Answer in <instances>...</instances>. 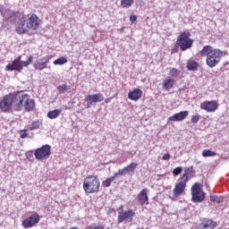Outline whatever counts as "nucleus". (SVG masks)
<instances>
[{
	"label": "nucleus",
	"instance_id": "obj_9",
	"mask_svg": "<svg viewBox=\"0 0 229 229\" xmlns=\"http://www.w3.org/2000/svg\"><path fill=\"white\" fill-rule=\"evenodd\" d=\"M191 201H193V203H201L205 201L207 193L201 191V184L199 182H195L191 186Z\"/></svg>",
	"mask_w": 229,
	"mask_h": 229
},
{
	"label": "nucleus",
	"instance_id": "obj_19",
	"mask_svg": "<svg viewBox=\"0 0 229 229\" xmlns=\"http://www.w3.org/2000/svg\"><path fill=\"white\" fill-rule=\"evenodd\" d=\"M142 98V90L140 89H135L128 93V98L131 101H139Z\"/></svg>",
	"mask_w": 229,
	"mask_h": 229
},
{
	"label": "nucleus",
	"instance_id": "obj_32",
	"mask_svg": "<svg viewBox=\"0 0 229 229\" xmlns=\"http://www.w3.org/2000/svg\"><path fill=\"white\" fill-rule=\"evenodd\" d=\"M216 152L210 150V149H204L202 151V157H204L205 158H207V157H216Z\"/></svg>",
	"mask_w": 229,
	"mask_h": 229
},
{
	"label": "nucleus",
	"instance_id": "obj_33",
	"mask_svg": "<svg viewBox=\"0 0 229 229\" xmlns=\"http://www.w3.org/2000/svg\"><path fill=\"white\" fill-rule=\"evenodd\" d=\"M125 174H128V171L126 170V167H123V169H119L114 175L118 178L119 176H125Z\"/></svg>",
	"mask_w": 229,
	"mask_h": 229
},
{
	"label": "nucleus",
	"instance_id": "obj_4",
	"mask_svg": "<svg viewBox=\"0 0 229 229\" xmlns=\"http://www.w3.org/2000/svg\"><path fill=\"white\" fill-rule=\"evenodd\" d=\"M17 105V91L13 93H9L5 95L3 99L0 101V109L1 112L4 114L10 113V108H13L14 112H17V108L15 107Z\"/></svg>",
	"mask_w": 229,
	"mask_h": 229
},
{
	"label": "nucleus",
	"instance_id": "obj_10",
	"mask_svg": "<svg viewBox=\"0 0 229 229\" xmlns=\"http://www.w3.org/2000/svg\"><path fill=\"white\" fill-rule=\"evenodd\" d=\"M34 157L37 160H47L51 157V146L43 145L41 148H38L34 152Z\"/></svg>",
	"mask_w": 229,
	"mask_h": 229
},
{
	"label": "nucleus",
	"instance_id": "obj_5",
	"mask_svg": "<svg viewBox=\"0 0 229 229\" xmlns=\"http://www.w3.org/2000/svg\"><path fill=\"white\" fill-rule=\"evenodd\" d=\"M99 179L95 175H89L84 179L83 189L87 194H95L99 192Z\"/></svg>",
	"mask_w": 229,
	"mask_h": 229
},
{
	"label": "nucleus",
	"instance_id": "obj_21",
	"mask_svg": "<svg viewBox=\"0 0 229 229\" xmlns=\"http://www.w3.org/2000/svg\"><path fill=\"white\" fill-rule=\"evenodd\" d=\"M192 174H194V167L193 166L187 167L184 170V174L181 177V180H182L183 182H186L187 183V182H189V180L192 178Z\"/></svg>",
	"mask_w": 229,
	"mask_h": 229
},
{
	"label": "nucleus",
	"instance_id": "obj_25",
	"mask_svg": "<svg viewBox=\"0 0 229 229\" xmlns=\"http://www.w3.org/2000/svg\"><path fill=\"white\" fill-rule=\"evenodd\" d=\"M59 94H65L66 90H71V86H67V83L61 84L57 87Z\"/></svg>",
	"mask_w": 229,
	"mask_h": 229
},
{
	"label": "nucleus",
	"instance_id": "obj_44",
	"mask_svg": "<svg viewBox=\"0 0 229 229\" xmlns=\"http://www.w3.org/2000/svg\"><path fill=\"white\" fill-rule=\"evenodd\" d=\"M64 110H71L70 106H64Z\"/></svg>",
	"mask_w": 229,
	"mask_h": 229
},
{
	"label": "nucleus",
	"instance_id": "obj_23",
	"mask_svg": "<svg viewBox=\"0 0 229 229\" xmlns=\"http://www.w3.org/2000/svg\"><path fill=\"white\" fill-rule=\"evenodd\" d=\"M186 67L188 71H197L198 67H199V64H198L196 61H190L187 63Z\"/></svg>",
	"mask_w": 229,
	"mask_h": 229
},
{
	"label": "nucleus",
	"instance_id": "obj_3",
	"mask_svg": "<svg viewBox=\"0 0 229 229\" xmlns=\"http://www.w3.org/2000/svg\"><path fill=\"white\" fill-rule=\"evenodd\" d=\"M16 110L21 112L25 107L27 112H33L35 110V100L30 98V95L24 91H17Z\"/></svg>",
	"mask_w": 229,
	"mask_h": 229
},
{
	"label": "nucleus",
	"instance_id": "obj_27",
	"mask_svg": "<svg viewBox=\"0 0 229 229\" xmlns=\"http://www.w3.org/2000/svg\"><path fill=\"white\" fill-rule=\"evenodd\" d=\"M210 201H213V203H223V200L225 199V197L223 196H216V195H210Z\"/></svg>",
	"mask_w": 229,
	"mask_h": 229
},
{
	"label": "nucleus",
	"instance_id": "obj_17",
	"mask_svg": "<svg viewBox=\"0 0 229 229\" xmlns=\"http://www.w3.org/2000/svg\"><path fill=\"white\" fill-rule=\"evenodd\" d=\"M138 203L140 205H148L149 197H148V189H143L138 195Z\"/></svg>",
	"mask_w": 229,
	"mask_h": 229
},
{
	"label": "nucleus",
	"instance_id": "obj_22",
	"mask_svg": "<svg viewBox=\"0 0 229 229\" xmlns=\"http://www.w3.org/2000/svg\"><path fill=\"white\" fill-rule=\"evenodd\" d=\"M174 87V80L171 78H165L163 81V89L164 90H171Z\"/></svg>",
	"mask_w": 229,
	"mask_h": 229
},
{
	"label": "nucleus",
	"instance_id": "obj_45",
	"mask_svg": "<svg viewBox=\"0 0 229 229\" xmlns=\"http://www.w3.org/2000/svg\"><path fill=\"white\" fill-rule=\"evenodd\" d=\"M105 103H108V99L105 100Z\"/></svg>",
	"mask_w": 229,
	"mask_h": 229
},
{
	"label": "nucleus",
	"instance_id": "obj_13",
	"mask_svg": "<svg viewBox=\"0 0 229 229\" xmlns=\"http://www.w3.org/2000/svg\"><path fill=\"white\" fill-rule=\"evenodd\" d=\"M53 59V55H46L45 57H42L40 61H37L33 67L36 69V71H44V69H47V64H49V61Z\"/></svg>",
	"mask_w": 229,
	"mask_h": 229
},
{
	"label": "nucleus",
	"instance_id": "obj_18",
	"mask_svg": "<svg viewBox=\"0 0 229 229\" xmlns=\"http://www.w3.org/2000/svg\"><path fill=\"white\" fill-rule=\"evenodd\" d=\"M189 115V111H182L180 113L174 114L168 118V121L179 122L187 119Z\"/></svg>",
	"mask_w": 229,
	"mask_h": 229
},
{
	"label": "nucleus",
	"instance_id": "obj_16",
	"mask_svg": "<svg viewBox=\"0 0 229 229\" xmlns=\"http://www.w3.org/2000/svg\"><path fill=\"white\" fill-rule=\"evenodd\" d=\"M217 102L212 101H206L200 104V108L202 110H206V112H215L217 110Z\"/></svg>",
	"mask_w": 229,
	"mask_h": 229
},
{
	"label": "nucleus",
	"instance_id": "obj_40",
	"mask_svg": "<svg viewBox=\"0 0 229 229\" xmlns=\"http://www.w3.org/2000/svg\"><path fill=\"white\" fill-rule=\"evenodd\" d=\"M164 160H170L171 159V154L166 153L162 157Z\"/></svg>",
	"mask_w": 229,
	"mask_h": 229
},
{
	"label": "nucleus",
	"instance_id": "obj_30",
	"mask_svg": "<svg viewBox=\"0 0 229 229\" xmlns=\"http://www.w3.org/2000/svg\"><path fill=\"white\" fill-rule=\"evenodd\" d=\"M133 4V0H121L123 8H130Z\"/></svg>",
	"mask_w": 229,
	"mask_h": 229
},
{
	"label": "nucleus",
	"instance_id": "obj_14",
	"mask_svg": "<svg viewBox=\"0 0 229 229\" xmlns=\"http://www.w3.org/2000/svg\"><path fill=\"white\" fill-rule=\"evenodd\" d=\"M187 187V182L183 180H182L181 182H177L175 184V187L173 191V196L174 198V199H176V198H180V196H182V192H185V188Z\"/></svg>",
	"mask_w": 229,
	"mask_h": 229
},
{
	"label": "nucleus",
	"instance_id": "obj_1",
	"mask_svg": "<svg viewBox=\"0 0 229 229\" xmlns=\"http://www.w3.org/2000/svg\"><path fill=\"white\" fill-rule=\"evenodd\" d=\"M40 28V19L35 13L22 16L21 20L16 24V32L19 35H23L28 30L37 31Z\"/></svg>",
	"mask_w": 229,
	"mask_h": 229
},
{
	"label": "nucleus",
	"instance_id": "obj_36",
	"mask_svg": "<svg viewBox=\"0 0 229 229\" xmlns=\"http://www.w3.org/2000/svg\"><path fill=\"white\" fill-rule=\"evenodd\" d=\"M199 114H195L191 116V123L193 124H197V123H199Z\"/></svg>",
	"mask_w": 229,
	"mask_h": 229
},
{
	"label": "nucleus",
	"instance_id": "obj_26",
	"mask_svg": "<svg viewBox=\"0 0 229 229\" xmlns=\"http://www.w3.org/2000/svg\"><path fill=\"white\" fill-rule=\"evenodd\" d=\"M137 167H139V164L132 162L127 166H125V169L127 170V173H135Z\"/></svg>",
	"mask_w": 229,
	"mask_h": 229
},
{
	"label": "nucleus",
	"instance_id": "obj_38",
	"mask_svg": "<svg viewBox=\"0 0 229 229\" xmlns=\"http://www.w3.org/2000/svg\"><path fill=\"white\" fill-rule=\"evenodd\" d=\"M26 131H28V130H21L20 131L21 139H26V137H28V134L26 133Z\"/></svg>",
	"mask_w": 229,
	"mask_h": 229
},
{
	"label": "nucleus",
	"instance_id": "obj_15",
	"mask_svg": "<svg viewBox=\"0 0 229 229\" xmlns=\"http://www.w3.org/2000/svg\"><path fill=\"white\" fill-rule=\"evenodd\" d=\"M133 217H135V213L133 212V209H129L125 212H119L118 223H123L126 219L130 223V221L133 220Z\"/></svg>",
	"mask_w": 229,
	"mask_h": 229
},
{
	"label": "nucleus",
	"instance_id": "obj_41",
	"mask_svg": "<svg viewBox=\"0 0 229 229\" xmlns=\"http://www.w3.org/2000/svg\"><path fill=\"white\" fill-rule=\"evenodd\" d=\"M131 22H135L137 21V15L133 14L130 16Z\"/></svg>",
	"mask_w": 229,
	"mask_h": 229
},
{
	"label": "nucleus",
	"instance_id": "obj_46",
	"mask_svg": "<svg viewBox=\"0 0 229 229\" xmlns=\"http://www.w3.org/2000/svg\"><path fill=\"white\" fill-rule=\"evenodd\" d=\"M205 184H206V187H208V184L207 182Z\"/></svg>",
	"mask_w": 229,
	"mask_h": 229
},
{
	"label": "nucleus",
	"instance_id": "obj_11",
	"mask_svg": "<svg viewBox=\"0 0 229 229\" xmlns=\"http://www.w3.org/2000/svg\"><path fill=\"white\" fill-rule=\"evenodd\" d=\"M85 101L87 102V108H90L93 103H101V101H105V96H103V93L88 95L85 98Z\"/></svg>",
	"mask_w": 229,
	"mask_h": 229
},
{
	"label": "nucleus",
	"instance_id": "obj_20",
	"mask_svg": "<svg viewBox=\"0 0 229 229\" xmlns=\"http://www.w3.org/2000/svg\"><path fill=\"white\" fill-rule=\"evenodd\" d=\"M217 226V223L214 222L212 219L205 218L200 224L201 229H214Z\"/></svg>",
	"mask_w": 229,
	"mask_h": 229
},
{
	"label": "nucleus",
	"instance_id": "obj_34",
	"mask_svg": "<svg viewBox=\"0 0 229 229\" xmlns=\"http://www.w3.org/2000/svg\"><path fill=\"white\" fill-rule=\"evenodd\" d=\"M182 171H183V168L182 166H178L173 170L174 176H178L179 174H182Z\"/></svg>",
	"mask_w": 229,
	"mask_h": 229
},
{
	"label": "nucleus",
	"instance_id": "obj_2",
	"mask_svg": "<svg viewBox=\"0 0 229 229\" xmlns=\"http://www.w3.org/2000/svg\"><path fill=\"white\" fill-rule=\"evenodd\" d=\"M199 53L202 56H207L206 64L210 69H214L223 58V51L213 48L211 46L203 47Z\"/></svg>",
	"mask_w": 229,
	"mask_h": 229
},
{
	"label": "nucleus",
	"instance_id": "obj_29",
	"mask_svg": "<svg viewBox=\"0 0 229 229\" xmlns=\"http://www.w3.org/2000/svg\"><path fill=\"white\" fill-rule=\"evenodd\" d=\"M115 178H116L115 175H113L107 178L106 181H103L102 182L103 187H110L112 185V182H114Z\"/></svg>",
	"mask_w": 229,
	"mask_h": 229
},
{
	"label": "nucleus",
	"instance_id": "obj_28",
	"mask_svg": "<svg viewBox=\"0 0 229 229\" xmlns=\"http://www.w3.org/2000/svg\"><path fill=\"white\" fill-rule=\"evenodd\" d=\"M64 64H67V58L64 56L54 61V65H64Z\"/></svg>",
	"mask_w": 229,
	"mask_h": 229
},
{
	"label": "nucleus",
	"instance_id": "obj_31",
	"mask_svg": "<svg viewBox=\"0 0 229 229\" xmlns=\"http://www.w3.org/2000/svg\"><path fill=\"white\" fill-rule=\"evenodd\" d=\"M42 125V123L40 121H34L31 123V126L30 127V131H33V130H38L40 126Z\"/></svg>",
	"mask_w": 229,
	"mask_h": 229
},
{
	"label": "nucleus",
	"instance_id": "obj_42",
	"mask_svg": "<svg viewBox=\"0 0 229 229\" xmlns=\"http://www.w3.org/2000/svg\"><path fill=\"white\" fill-rule=\"evenodd\" d=\"M114 212H115V208H111L108 209L107 214H108V215L114 214Z\"/></svg>",
	"mask_w": 229,
	"mask_h": 229
},
{
	"label": "nucleus",
	"instance_id": "obj_7",
	"mask_svg": "<svg viewBox=\"0 0 229 229\" xmlns=\"http://www.w3.org/2000/svg\"><path fill=\"white\" fill-rule=\"evenodd\" d=\"M176 44L182 51H187V49H191V47H192V44H194V40L191 38V32H181L177 38Z\"/></svg>",
	"mask_w": 229,
	"mask_h": 229
},
{
	"label": "nucleus",
	"instance_id": "obj_12",
	"mask_svg": "<svg viewBox=\"0 0 229 229\" xmlns=\"http://www.w3.org/2000/svg\"><path fill=\"white\" fill-rule=\"evenodd\" d=\"M39 221L40 216H38V213H34L28 218L24 219L21 225L24 228H31L35 226V225L38 224Z\"/></svg>",
	"mask_w": 229,
	"mask_h": 229
},
{
	"label": "nucleus",
	"instance_id": "obj_37",
	"mask_svg": "<svg viewBox=\"0 0 229 229\" xmlns=\"http://www.w3.org/2000/svg\"><path fill=\"white\" fill-rule=\"evenodd\" d=\"M88 229H105V226L101 225H96L95 224L88 226Z\"/></svg>",
	"mask_w": 229,
	"mask_h": 229
},
{
	"label": "nucleus",
	"instance_id": "obj_24",
	"mask_svg": "<svg viewBox=\"0 0 229 229\" xmlns=\"http://www.w3.org/2000/svg\"><path fill=\"white\" fill-rule=\"evenodd\" d=\"M60 114H62V110L55 109L53 111H49L47 113V116L48 117V119H56V117H58V115H60Z\"/></svg>",
	"mask_w": 229,
	"mask_h": 229
},
{
	"label": "nucleus",
	"instance_id": "obj_39",
	"mask_svg": "<svg viewBox=\"0 0 229 229\" xmlns=\"http://www.w3.org/2000/svg\"><path fill=\"white\" fill-rule=\"evenodd\" d=\"M25 155H26V157L29 158V159L33 158V151H31V150L27 151Z\"/></svg>",
	"mask_w": 229,
	"mask_h": 229
},
{
	"label": "nucleus",
	"instance_id": "obj_8",
	"mask_svg": "<svg viewBox=\"0 0 229 229\" xmlns=\"http://www.w3.org/2000/svg\"><path fill=\"white\" fill-rule=\"evenodd\" d=\"M1 15H3L4 21H10L11 22H13L15 26H17V22H19L22 17H24V13L19 11H12L10 9L1 11Z\"/></svg>",
	"mask_w": 229,
	"mask_h": 229
},
{
	"label": "nucleus",
	"instance_id": "obj_35",
	"mask_svg": "<svg viewBox=\"0 0 229 229\" xmlns=\"http://www.w3.org/2000/svg\"><path fill=\"white\" fill-rule=\"evenodd\" d=\"M170 74L171 76H173L174 78H176V76H178L180 74V70L176 69V68H172L170 70Z\"/></svg>",
	"mask_w": 229,
	"mask_h": 229
},
{
	"label": "nucleus",
	"instance_id": "obj_43",
	"mask_svg": "<svg viewBox=\"0 0 229 229\" xmlns=\"http://www.w3.org/2000/svg\"><path fill=\"white\" fill-rule=\"evenodd\" d=\"M124 210V206H120V208L117 209V212H118V215H119V212H123Z\"/></svg>",
	"mask_w": 229,
	"mask_h": 229
},
{
	"label": "nucleus",
	"instance_id": "obj_6",
	"mask_svg": "<svg viewBox=\"0 0 229 229\" xmlns=\"http://www.w3.org/2000/svg\"><path fill=\"white\" fill-rule=\"evenodd\" d=\"M21 58H22V55L16 57L12 62V64H8L5 66V71H11V72L17 71V72H21L24 67H28V65H30V64L33 62V55H30L27 61H21Z\"/></svg>",
	"mask_w": 229,
	"mask_h": 229
}]
</instances>
